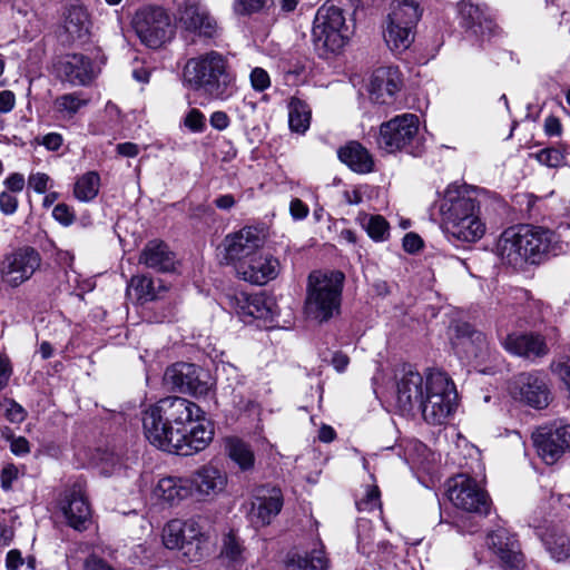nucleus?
Returning a JSON list of instances; mask_svg holds the SVG:
<instances>
[{
	"label": "nucleus",
	"mask_w": 570,
	"mask_h": 570,
	"mask_svg": "<svg viewBox=\"0 0 570 570\" xmlns=\"http://www.w3.org/2000/svg\"><path fill=\"white\" fill-rule=\"evenodd\" d=\"M146 438L156 448L180 455H193L205 450L214 438L212 424L194 402L168 396L144 412Z\"/></svg>",
	"instance_id": "f257e3e1"
},
{
	"label": "nucleus",
	"mask_w": 570,
	"mask_h": 570,
	"mask_svg": "<svg viewBox=\"0 0 570 570\" xmlns=\"http://www.w3.org/2000/svg\"><path fill=\"white\" fill-rule=\"evenodd\" d=\"M439 213L443 232L450 240L475 243L485 233L479 203L459 186L450 185L445 189L439 203Z\"/></svg>",
	"instance_id": "f03ea898"
},
{
	"label": "nucleus",
	"mask_w": 570,
	"mask_h": 570,
	"mask_svg": "<svg viewBox=\"0 0 570 570\" xmlns=\"http://www.w3.org/2000/svg\"><path fill=\"white\" fill-rule=\"evenodd\" d=\"M184 80L195 91L216 100H226L235 91V78L228 70L227 59L209 51L187 61Z\"/></svg>",
	"instance_id": "7ed1b4c3"
},
{
	"label": "nucleus",
	"mask_w": 570,
	"mask_h": 570,
	"mask_svg": "<svg viewBox=\"0 0 570 570\" xmlns=\"http://www.w3.org/2000/svg\"><path fill=\"white\" fill-rule=\"evenodd\" d=\"M354 0H330L318 8L312 30L318 48L338 52L354 32Z\"/></svg>",
	"instance_id": "20e7f679"
},
{
	"label": "nucleus",
	"mask_w": 570,
	"mask_h": 570,
	"mask_svg": "<svg viewBox=\"0 0 570 570\" xmlns=\"http://www.w3.org/2000/svg\"><path fill=\"white\" fill-rule=\"evenodd\" d=\"M345 276L338 271H314L308 275L304 313L324 323L340 313Z\"/></svg>",
	"instance_id": "39448f33"
},
{
	"label": "nucleus",
	"mask_w": 570,
	"mask_h": 570,
	"mask_svg": "<svg viewBox=\"0 0 570 570\" xmlns=\"http://www.w3.org/2000/svg\"><path fill=\"white\" fill-rule=\"evenodd\" d=\"M474 463L475 466L469 468L473 476L469 472H463L448 481V498L458 509L488 514L489 497L478 481L479 478H483L484 466L479 458L474 460Z\"/></svg>",
	"instance_id": "423d86ee"
},
{
	"label": "nucleus",
	"mask_w": 570,
	"mask_h": 570,
	"mask_svg": "<svg viewBox=\"0 0 570 570\" xmlns=\"http://www.w3.org/2000/svg\"><path fill=\"white\" fill-rule=\"evenodd\" d=\"M456 397L451 379L441 371L431 370L428 372V390L417 412L428 423L442 424L454 410Z\"/></svg>",
	"instance_id": "0eeeda50"
},
{
	"label": "nucleus",
	"mask_w": 570,
	"mask_h": 570,
	"mask_svg": "<svg viewBox=\"0 0 570 570\" xmlns=\"http://www.w3.org/2000/svg\"><path fill=\"white\" fill-rule=\"evenodd\" d=\"M176 27L186 35L214 38L218 22L203 0H174Z\"/></svg>",
	"instance_id": "6e6552de"
},
{
	"label": "nucleus",
	"mask_w": 570,
	"mask_h": 570,
	"mask_svg": "<svg viewBox=\"0 0 570 570\" xmlns=\"http://www.w3.org/2000/svg\"><path fill=\"white\" fill-rule=\"evenodd\" d=\"M132 24L140 41L154 49L163 46L174 32L169 14L159 6L140 8Z\"/></svg>",
	"instance_id": "1a4fd4ad"
},
{
	"label": "nucleus",
	"mask_w": 570,
	"mask_h": 570,
	"mask_svg": "<svg viewBox=\"0 0 570 570\" xmlns=\"http://www.w3.org/2000/svg\"><path fill=\"white\" fill-rule=\"evenodd\" d=\"M40 253L30 246L20 247L3 256L0 262V279L10 288L28 282L40 268Z\"/></svg>",
	"instance_id": "9d476101"
},
{
	"label": "nucleus",
	"mask_w": 570,
	"mask_h": 570,
	"mask_svg": "<svg viewBox=\"0 0 570 570\" xmlns=\"http://www.w3.org/2000/svg\"><path fill=\"white\" fill-rule=\"evenodd\" d=\"M419 125V117L414 114H403L383 122L377 138L380 148L387 153L410 148L417 138Z\"/></svg>",
	"instance_id": "9b49d317"
},
{
	"label": "nucleus",
	"mask_w": 570,
	"mask_h": 570,
	"mask_svg": "<svg viewBox=\"0 0 570 570\" xmlns=\"http://www.w3.org/2000/svg\"><path fill=\"white\" fill-rule=\"evenodd\" d=\"M428 390V375L424 377L410 365L403 366L396 375L395 406L403 415L417 412Z\"/></svg>",
	"instance_id": "f8f14e48"
},
{
	"label": "nucleus",
	"mask_w": 570,
	"mask_h": 570,
	"mask_svg": "<svg viewBox=\"0 0 570 570\" xmlns=\"http://www.w3.org/2000/svg\"><path fill=\"white\" fill-rule=\"evenodd\" d=\"M538 455L547 464L557 463L570 451V424L553 423L538 428L532 433Z\"/></svg>",
	"instance_id": "ddd939ff"
},
{
	"label": "nucleus",
	"mask_w": 570,
	"mask_h": 570,
	"mask_svg": "<svg viewBox=\"0 0 570 570\" xmlns=\"http://www.w3.org/2000/svg\"><path fill=\"white\" fill-rule=\"evenodd\" d=\"M511 395L533 409H546L551 401L547 375L539 371L520 373L511 384Z\"/></svg>",
	"instance_id": "4468645a"
},
{
	"label": "nucleus",
	"mask_w": 570,
	"mask_h": 570,
	"mask_svg": "<svg viewBox=\"0 0 570 570\" xmlns=\"http://www.w3.org/2000/svg\"><path fill=\"white\" fill-rule=\"evenodd\" d=\"M264 243L265 235L262 229L246 226L226 235L220 248L226 263L232 264L236 268L237 264L258 253Z\"/></svg>",
	"instance_id": "2eb2a0df"
},
{
	"label": "nucleus",
	"mask_w": 570,
	"mask_h": 570,
	"mask_svg": "<svg viewBox=\"0 0 570 570\" xmlns=\"http://www.w3.org/2000/svg\"><path fill=\"white\" fill-rule=\"evenodd\" d=\"M208 374L199 366L191 363H176L169 366L164 375V381L171 389L183 393L203 395L209 389Z\"/></svg>",
	"instance_id": "dca6fc26"
},
{
	"label": "nucleus",
	"mask_w": 570,
	"mask_h": 570,
	"mask_svg": "<svg viewBox=\"0 0 570 570\" xmlns=\"http://www.w3.org/2000/svg\"><path fill=\"white\" fill-rule=\"evenodd\" d=\"M235 312L244 323H250L253 320H263L272 323L279 311L276 309L273 298L263 294H247L239 292L232 299Z\"/></svg>",
	"instance_id": "f3484780"
},
{
	"label": "nucleus",
	"mask_w": 570,
	"mask_h": 570,
	"mask_svg": "<svg viewBox=\"0 0 570 570\" xmlns=\"http://www.w3.org/2000/svg\"><path fill=\"white\" fill-rule=\"evenodd\" d=\"M278 271V261L271 255L261 253V250L237 264L235 268L238 278L255 285H264L274 279Z\"/></svg>",
	"instance_id": "a211bd4d"
},
{
	"label": "nucleus",
	"mask_w": 570,
	"mask_h": 570,
	"mask_svg": "<svg viewBox=\"0 0 570 570\" xmlns=\"http://www.w3.org/2000/svg\"><path fill=\"white\" fill-rule=\"evenodd\" d=\"M59 507L67 523L71 528L78 531H82L87 528L90 521L91 510L80 483H75L65 492Z\"/></svg>",
	"instance_id": "6ab92c4d"
},
{
	"label": "nucleus",
	"mask_w": 570,
	"mask_h": 570,
	"mask_svg": "<svg viewBox=\"0 0 570 570\" xmlns=\"http://www.w3.org/2000/svg\"><path fill=\"white\" fill-rule=\"evenodd\" d=\"M402 87V78L396 67H380L373 71L368 83V95L373 102L392 104Z\"/></svg>",
	"instance_id": "aec40b11"
},
{
	"label": "nucleus",
	"mask_w": 570,
	"mask_h": 570,
	"mask_svg": "<svg viewBox=\"0 0 570 570\" xmlns=\"http://www.w3.org/2000/svg\"><path fill=\"white\" fill-rule=\"evenodd\" d=\"M488 544L499 557L505 570H522L523 554L515 537L507 529L499 528L488 537Z\"/></svg>",
	"instance_id": "412c9836"
},
{
	"label": "nucleus",
	"mask_w": 570,
	"mask_h": 570,
	"mask_svg": "<svg viewBox=\"0 0 570 570\" xmlns=\"http://www.w3.org/2000/svg\"><path fill=\"white\" fill-rule=\"evenodd\" d=\"M55 68L58 77L75 86H85L95 76L91 60L81 53H68L60 57Z\"/></svg>",
	"instance_id": "4be33fe9"
},
{
	"label": "nucleus",
	"mask_w": 570,
	"mask_h": 570,
	"mask_svg": "<svg viewBox=\"0 0 570 570\" xmlns=\"http://www.w3.org/2000/svg\"><path fill=\"white\" fill-rule=\"evenodd\" d=\"M190 490L194 488L199 498H215L227 487V474L222 469L206 464L197 469L190 479Z\"/></svg>",
	"instance_id": "5701e85b"
},
{
	"label": "nucleus",
	"mask_w": 570,
	"mask_h": 570,
	"mask_svg": "<svg viewBox=\"0 0 570 570\" xmlns=\"http://www.w3.org/2000/svg\"><path fill=\"white\" fill-rule=\"evenodd\" d=\"M63 33L70 43H85L91 35L92 22L87 9L81 4L69 6L63 13Z\"/></svg>",
	"instance_id": "b1692460"
},
{
	"label": "nucleus",
	"mask_w": 570,
	"mask_h": 570,
	"mask_svg": "<svg viewBox=\"0 0 570 570\" xmlns=\"http://www.w3.org/2000/svg\"><path fill=\"white\" fill-rule=\"evenodd\" d=\"M502 345L509 353L530 360L549 353L544 338L539 334L511 333L502 340Z\"/></svg>",
	"instance_id": "393cba45"
},
{
	"label": "nucleus",
	"mask_w": 570,
	"mask_h": 570,
	"mask_svg": "<svg viewBox=\"0 0 570 570\" xmlns=\"http://www.w3.org/2000/svg\"><path fill=\"white\" fill-rule=\"evenodd\" d=\"M527 263L538 264L552 247L553 234L547 229L519 225Z\"/></svg>",
	"instance_id": "a878e982"
},
{
	"label": "nucleus",
	"mask_w": 570,
	"mask_h": 570,
	"mask_svg": "<svg viewBox=\"0 0 570 570\" xmlns=\"http://www.w3.org/2000/svg\"><path fill=\"white\" fill-rule=\"evenodd\" d=\"M460 14L462 26L479 37L482 41L490 39L494 33L497 26L485 9L472 3H461Z\"/></svg>",
	"instance_id": "bb28decb"
},
{
	"label": "nucleus",
	"mask_w": 570,
	"mask_h": 570,
	"mask_svg": "<svg viewBox=\"0 0 570 570\" xmlns=\"http://www.w3.org/2000/svg\"><path fill=\"white\" fill-rule=\"evenodd\" d=\"M497 253L503 263L514 268L527 264L519 226L509 227L501 234L497 244Z\"/></svg>",
	"instance_id": "cd10ccee"
},
{
	"label": "nucleus",
	"mask_w": 570,
	"mask_h": 570,
	"mask_svg": "<svg viewBox=\"0 0 570 570\" xmlns=\"http://www.w3.org/2000/svg\"><path fill=\"white\" fill-rule=\"evenodd\" d=\"M139 263L157 272L167 273L175 269L176 256L161 240H149L139 256Z\"/></svg>",
	"instance_id": "c85d7f7f"
},
{
	"label": "nucleus",
	"mask_w": 570,
	"mask_h": 570,
	"mask_svg": "<svg viewBox=\"0 0 570 570\" xmlns=\"http://www.w3.org/2000/svg\"><path fill=\"white\" fill-rule=\"evenodd\" d=\"M248 552L244 542L230 531L223 537L219 558L223 564L229 570H240L247 561Z\"/></svg>",
	"instance_id": "c756f323"
},
{
	"label": "nucleus",
	"mask_w": 570,
	"mask_h": 570,
	"mask_svg": "<svg viewBox=\"0 0 570 570\" xmlns=\"http://www.w3.org/2000/svg\"><path fill=\"white\" fill-rule=\"evenodd\" d=\"M328 567L330 560L321 542H316L304 556L293 553L287 557V570H327Z\"/></svg>",
	"instance_id": "7c9ffc66"
},
{
	"label": "nucleus",
	"mask_w": 570,
	"mask_h": 570,
	"mask_svg": "<svg viewBox=\"0 0 570 570\" xmlns=\"http://www.w3.org/2000/svg\"><path fill=\"white\" fill-rule=\"evenodd\" d=\"M338 158L356 173H370L373 169V160L368 151L358 142L351 141L337 151Z\"/></svg>",
	"instance_id": "2f4dec72"
},
{
	"label": "nucleus",
	"mask_w": 570,
	"mask_h": 570,
	"mask_svg": "<svg viewBox=\"0 0 570 570\" xmlns=\"http://www.w3.org/2000/svg\"><path fill=\"white\" fill-rule=\"evenodd\" d=\"M312 121V109L302 99L293 97L287 105V125L292 134L305 135Z\"/></svg>",
	"instance_id": "473e14b6"
},
{
	"label": "nucleus",
	"mask_w": 570,
	"mask_h": 570,
	"mask_svg": "<svg viewBox=\"0 0 570 570\" xmlns=\"http://www.w3.org/2000/svg\"><path fill=\"white\" fill-rule=\"evenodd\" d=\"M154 494L160 500L174 503L190 494V482L183 478H163L158 481Z\"/></svg>",
	"instance_id": "72a5a7b5"
},
{
	"label": "nucleus",
	"mask_w": 570,
	"mask_h": 570,
	"mask_svg": "<svg viewBox=\"0 0 570 570\" xmlns=\"http://www.w3.org/2000/svg\"><path fill=\"white\" fill-rule=\"evenodd\" d=\"M421 14L422 11L416 0H395L391 4L387 21L415 28Z\"/></svg>",
	"instance_id": "f704fd0d"
},
{
	"label": "nucleus",
	"mask_w": 570,
	"mask_h": 570,
	"mask_svg": "<svg viewBox=\"0 0 570 570\" xmlns=\"http://www.w3.org/2000/svg\"><path fill=\"white\" fill-rule=\"evenodd\" d=\"M540 537L552 559L563 561L570 557V540L558 528H549Z\"/></svg>",
	"instance_id": "c9c22d12"
},
{
	"label": "nucleus",
	"mask_w": 570,
	"mask_h": 570,
	"mask_svg": "<svg viewBox=\"0 0 570 570\" xmlns=\"http://www.w3.org/2000/svg\"><path fill=\"white\" fill-rule=\"evenodd\" d=\"M384 39L391 50L402 52L413 42L414 28L386 21Z\"/></svg>",
	"instance_id": "e433bc0d"
},
{
	"label": "nucleus",
	"mask_w": 570,
	"mask_h": 570,
	"mask_svg": "<svg viewBox=\"0 0 570 570\" xmlns=\"http://www.w3.org/2000/svg\"><path fill=\"white\" fill-rule=\"evenodd\" d=\"M100 188V176L97 171H88L81 175L75 183L73 195L83 203L96 198Z\"/></svg>",
	"instance_id": "4c0bfd02"
},
{
	"label": "nucleus",
	"mask_w": 570,
	"mask_h": 570,
	"mask_svg": "<svg viewBox=\"0 0 570 570\" xmlns=\"http://www.w3.org/2000/svg\"><path fill=\"white\" fill-rule=\"evenodd\" d=\"M282 509V500L278 497L258 498L252 505V518L256 523L268 524L271 519Z\"/></svg>",
	"instance_id": "58836bf2"
},
{
	"label": "nucleus",
	"mask_w": 570,
	"mask_h": 570,
	"mask_svg": "<svg viewBox=\"0 0 570 570\" xmlns=\"http://www.w3.org/2000/svg\"><path fill=\"white\" fill-rule=\"evenodd\" d=\"M87 104L81 92L65 94L56 98L55 109L62 118H71Z\"/></svg>",
	"instance_id": "ea45409f"
},
{
	"label": "nucleus",
	"mask_w": 570,
	"mask_h": 570,
	"mask_svg": "<svg viewBox=\"0 0 570 570\" xmlns=\"http://www.w3.org/2000/svg\"><path fill=\"white\" fill-rule=\"evenodd\" d=\"M183 527L186 547L185 554H191L193 550H195L193 556L196 559L198 556H200L198 553L199 544L205 538L203 525L200 524L199 520L189 519L183 522Z\"/></svg>",
	"instance_id": "a19ab883"
},
{
	"label": "nucleus",
	"mask_w": 570,
	"mask_h": 570,
	"mask_svg": "<svg viewBox=\"0 0 570 570\" xmlns=\"http://www.w3.org/2000/svg\"><path fill=\"white\" fill-rule=\"evenodd\" d=\"M358 219L372 239L376 242L386 239L389 235V223L383 216L364 214L360 216Z\"/></svg>",
	"instance_id": "79ce46f5"
},
{
	"label": "nucleus",
	"mask_w": 570,
	"mask_h": 570,
	"mask_svg": "<svg viewBox=\"0 0 570 570\" xmlns=\"http://www.w3.org/2000/svg\"><path fill=\"white\" fill-rule=\"evenodd\" d=\"M228 453L230 459L236 462L240 469L246 470L254 464V454L249 446L238 439H229Z\"/></svg>",
	"instance_id": "37998d69"
},
{
	"label": "nucleus",
	"mask_w": 570,
	"mask_h": 570,
	"mask_svg": "<svg viewBox=\"0 0 570 570\" xmlns=\"http://www.w3.org/2000/svg\"><path fill=\"white\" fill-rule=\"evenodd\" d=\"M163 541L168 549H181L186 551L183 521H169L164 528Z\"/></svg>",
	"instance_id": "c03bdc74"
},
{
	"label": "nucleus",
	"mask_w": 570,
	"mask_h": 570,
	"mask_svg": "<svg viewBox=\"0 0 570 570\" xmlns=\"http://www.w3.org/2000/svg\"><path fill=\"white\" fill-rule=\"evenodd\" d=\"M294 77V83H303L307 77V58L298 51L291 52L287 59V79Z\"/></svg>",
	"instance_id": "a18cd8bd"
},
{
	"label": "nucleus",
	"mask_w": 570,
	"mask_h": 570,
	"mask_svg": "<svg viewBox=\"0 0 570 570\" xmlns=\"http://www.w3.org/2000/svg\"><path fill=\"white\" fill-rule=\"evenodd\" d=\"M130 286L137 292L139 299L147 302L158 297L154 281L148 276H134Z\"/></svg>",
	"instance_id": "49530a36"
},
{
	"label": "nucleus",
	"mask_w": 570,
	"mask_h": 570,
	"mask_svg": "<svg viewBox=\"0 0 570 570\" xmlns=\"http://www.w3.org/2000/svg\"><path fill=\"white\" fill-rule=\"evenodd\" d=\"M358 511L372 512L381 508L380 491L376 485H368L363 495L355 502Z\"/></svg>",
	"instance_id": "de8ad7c7"
},
{
	"label": "nucleus",
	"mask_w": 570,
	"mask_h": 570,
	"mask_svg": "<svg viewBox=\"0 0 570 570\" xmlns=\"http://www.w3.org/2000/svg\"><path fill=\"white\" fill-rule=\"evenodd\" d=\"M370 530H371L370 521H367L365 519H361L357 524V531H358L357 547H358L360 552H362L363 554H366L367 557H371V554L374 553V551L371 549L372 535L370 533Z\"/></svg>",
	"instance_id": "09e8293b"
},
{
	"label": "nucleus",
	"mask_w": 570,
	"mask_h": 570,
	"mask_svg": "<svg viewBox=\"0 0 570 570\" xmlns=\"http://www.w3.org/2000/svg\"><path fill=\"white\" fill-rule=\"evenodd\" d=\"M538 161L544 166L556 168L562 165L564 156L556 148H546L535 155Z\"/></svg>",
	"instance_id": "8fccbe9b"
},
{
	"label": "nucleus",
	"mask_w": 570,
	"mask_h": 570,
	"mask_svg": "<svg viewBox=\"0 0 570 570\" xmlns=\"http://www.w3.org/2000/svg\"><path fill=\"white\" fill-rule=\"evenodd\" d=\"M550 370L562 382L568 392V397L570 399V358L552 362Z\"/></svg>",
	"instance_id": "3c124183"
},
{
	"label": "nucleus",
	"mask_w": 570,
	"mask_h": 570,
	"mask_svg": "<svg viewBox=\"0 0 570 570\" xmlns=\"http://www.w3.org/2000/svg\"><path fill=\"white\" fill-rule=\"evenodd\" d=\"M183 124L193 132H202L205 129V116L200 110L191 108L184 117Z\"/></svg>",
	"instance_id": "603ef678"
},
{
	"label": "nucleus",
	"mask_w": 570,
	"mask_h": 570,
	"mask_svg": "<svg viewBox=\"0 0 570 570\" xmlns=\"http://www.w3.org/2000/svg\"><path fill=\"white\" fill-rule=\"evenodd\" d=\"M267 0H235L234 11L237 14H250L266 6Z\"/></svg>",
	"instance_id": "864d4df0"
},
{
	"label": "nucleus",
	"mask_w": 570,
	"mask_h": 570,
	"mask_svg": "<svg viewBox=\"0 0 570 570\" xmlns=\"http://www.w3.org/2000/svg\"><path fill=\"white\" fill-rule=\"evenodd\" d=\"M19 200L12 193L3 190L0 193V212L6 216L13 215L18 209Z\"/></svg>",
	"instance_id": "5fc2aeb1"
},
{
	"label": "nucleus",
	"mask_w": 570,
	"mask_h": 570,
	"mask_svg": "<svg viewBox=\"0 0 570 570\" xmlns=\"http://www.w3.org/2000/svg\"><path fill=\"white\" fill-rule=\"evenodd\" d=\"M249 78L252 87L257 91H263L267 89L271 85L268 73L259 67H256L252 70Z\"/></svg>",
	"instance_id": "6e6d98bb"
},
{
	"label": "nucleus",
	"mask_w": 570,
	"mask_h": 570,
	"mask_svg": "<svg viewBox=\"0 0 570 570\" xmlns=\"http://www.w3.org/2000/svg\"><path fill=\"white\" fill-rule=\"evenodd\" d=\"M53 218L63 226H69L75 220V214L66 204H58L52 210Z\"/></svg>",
	"instance_id": "4d7b16f0"
},
{
	"label": "nucleus",
	"mask_w": 570,
	"mask_h": 570,
	"mask_svg": "<svg viewBox=\"0 0 570 570\" xmlns=\"http://www.w3.org/2000/svg\"><path fill=\"white\" fill-rule=\"evenodd\" d=\"M50 177L45 173L31 174L28 178V185L38 194L47 191L50 183Z\"/></svg>",
	"instance_id": "13d9d810"
},
{
	"label": "nucleus",
	"mask_w": 570,
	"mask_h": 570,
	"mask_svg": "<svg viewBox=\"0 0 570 570\" xmlns=\"http://www.w3.org/2000/svg\"><path fill=\"white\" fill-rule=\"evenodd\" d=\"M12 374V366L9 357L6 354H0V391H2Z\"/></svg>",
	"instance_id": "bf43d9fd"
},
{
	"label": "nucleus",
	"mask_w": 570,
	"mask_h": 570,
	"mask_svg": "<svg viewBox=\"0 0 570 570\" xmlns=\"http://www.w3.org/2000/svg\"><path fill=\"white\" fill-rule=\"evenodd\" d=\"M456 337L459 340H470L472 342L480 341L482 338V334L478 331H474L469 324L464 323L455 326Z\"/></svg>",
	"instance_id": "052dcab7"
},
{
	"label": "nucleus",
	"mask_w": 570,
	"mask_h": 570,
	"mask_svg": "<svg viewBox=\"0 0 570 570\" xmlns=\"http://www.w3.org/2000/svg\"><path fill=\"white\" fill-rule=\"evenodd\" d=\"M24 177L23 175L19 173H13L10 176H8L3 180V185L11 191V193H20L22 191L24 187Z\"/></svg>",
	"instance_id": "680f3d73"
},
{
	"label": "nucleus",
	"mask_w": 570,
	"mask_h": 570,
	"mask_svg": "<svg viewBox=\"0 0 570 570\" xmlns=\"http://www.w3.org/2000/svg\"><path fill=\"white\" fill-rule=\"evenodd\" d=\"M308 207L301 199L295 198L291 202L289 213L296 220L304 219L308 215Z\"/></svg>",
	"instance_id": "e2e57ef3"
},
{
	"label": "nucleus",
	"mask_w": 570,
	"mask_h": 570,
	"mask_svg": "<svg viewBox=\"0 0 570 570\" xmlns=\"http://www.w3.org/2000/svg\"><path fill=\"white\" fill-rule=\"evenodd\" d=\"M16 105V96L11 90L0 91V114L10 112Z\"/></svg>",
	"instance_id": "0e129e2a"
},
{
	"label": "nucleus",
	"mask_w": 570,
	"mask_h": 570,
	"mask_svg": "<svg viewBox=\"0 0 570 570\" xmlns=\"http://www.w3.org/2000/svg\"><path fill=\"white\" fill-rule=\"evenodd\" d=\"M63 142V138L58 132H49L42 137L41 144L51 151L58 150Z\"/></svg>",
	"instance_id": "69168bd1"
},
{
	"label": "nucleus",
	"mask_w": 570,
	"mask_h": 570,
	"mask_svg": "<svg viewBox=\"0 0 570 570\" xmlns=\"http://www.w3.org/2000/svg\"><path fill=\"white\" fill-rule=\"evenodd\" d=\"M422 247V239L414 233H409L403 238V248L407 253H415Z\"/></svg>",
	"instance_id": "338daca9"
},
{
	"label": "nucleus",
	"mask_w": 570,
	"mask_h": 570,
	"mask_svg": "<svg viewBox=\"0 0 570 570\" xmlns=\"http://www.w3.org/2000/svg\"><path fill=\"white\" fill-rule=\"evenodd\" d=\"M22 563L23 559L19 550L13 549L7 553L6 567L8 570H18Z\"/></svg>",
	"instance_id": "774afa93"
}]
</instances>
